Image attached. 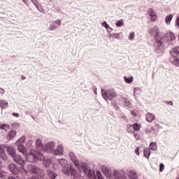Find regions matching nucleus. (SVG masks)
Masks as SVG:
<instances>
[{
    "mask_svg": "<svg viewBox=\"0 0 179 179\" xmlns=\"http://www.w3.org/2000/svg\"><path fill=\"white\" fill-rule=\"evenodd\" d=\"M69 158L71 159V162L75 164L76 167L78 168L80 171H83L90 179H96V173H94V171L91 170L87 164L83 163L79 164V159L75 155V153L70 152L69 153Z\"/></svg>",
    "mask_w": 179,
    "mask_h": 179,
    "instance_id": "f03ea898",
    "label": "nucleus"
},
{
    "mask_svg": "<svg viewBox=\"0 0 179 179\" xmlns=\"http://www.w3.org/2000/svg\"><path fill=\"white\" fill-rule=\"evenodd\" d=\"M13 115L14 117H17L20 116L19 113H13Z\"/></svg>",
    "mask_w": 179,
    "mask_h": 179,
    "instance_id": "49530a36",
    "label": "nucleus"
},
{
    "mask_svg": "<svg viewBox=\"0 0 179 179\" xmlns=\"http://www.w3.org/2000/svg\"><path fill=\"white\" fill-rule=\"evenodd\" d=\"M124 80L126 82V83H132V82H134V77L128 78V77L125 76L124 78Z\"/></svg>",
    "mask_w": 179,
    "mask_h": 179,
    "instance_id": "a878e982",
    "label": "nucleus"
},
{
    "mask_svg": "<svg viewBox=\"0 0 179 179\" xmlns=\"http://www.w3.org/2000/svg\"><path fill=\"white\" fill-rule=\"evenodd\" d=\"M168 36L170 37L171 40H176V36L174 34H169Z\"/></svg>",
    "mask_w": 179,
    "mask_h": 179,
    "instance_id": "ea45409f",
    "label": "nucleus"
},
{
    "mask_svg": "<svg viewBox=\"0 0 179 179\" xmlns=\"http://www.w3.org/2000/svg\"><path fill=\"white\" fill-rule=\"evenodd\" d=\"M153 120H155V115H153L152 113H147V115H146V120L148 122H152V121H153Z\"/></svg>",
    "mask_w": 179,
    "mask_h": 179,
    "instance_id": "aec40b11",
    "label": "nucleus"
},
{
    "mask_svg": "<svg viewBox=\"0 0 179 179\" xmlns=\"http://www.w3.org/2000/svg\"><path fill=\"white\" fill-rule=\"evenodd\" d=\"M31 145H33V141H31V140L28 141L27 143V147L28 148V149H30L31 148Z\"/></svg>",
    "mask_w": 179,
    "mask_h": 179,
    "instance_id": "c9c22d12",
    "label": "nucleus"
},
{
    "mask_svg": "<svg viewBox=\"0 0 179 179\" xmlns=\"http://www.w3.org/2000/svg\"><path fill=\"white\" fill-rule=\"evenodd\" d=\"M13 159L15 163L17 164H20L21 166L22 171H27L28 173H31L32 174H36V176H38L41 178H43L44 177V171L43 169H41L40 168L33 165V164H27L24 166V163H26V161L20 155H15L13 157Z\"/></svg>",
    "mask_w": 179,
    "mask_h": 179,
    "instance_id": "f257e3e1",
    "label": "nucleus"
},
{
    "mask_svg": "<svg viewBox=\"0 0 179 179\" xmlns=\"http://www.w3.org/2000/svg\"><path fill=\"white\" fill-rule=\"evenodd\" d=\"M30 179H38V177H36V176H33V177H31Z\"/></svg>",
    "mask_w": 179,
    "mask_h": 179,
    "instance_id": "3c124183",
    "label": "nucleus"
},
{
    "mask_svg": "<svg viewBox=\"0 0 179 179\" xmlns=\"http://www.w3.org/2000/svg\"><path fill=\"white\" fill-rule=\"evenodd\" d=\"M0 93L1 94H3V93H5V90H3V89H2V88H0Z\"/></svg>",
    "mask_w": 179,
    "mask_h": 179,
    "instance_id": "de8ad7c7",
    "label": "nucleus"
},
{
    "mask_svg": "<svg viewBox=\"0 0 179 179\" xmlns=\"http://www.w3.org/2000/svg\"><path fill=\"white\" fill-rule=\"evenodd\" d=\"M166 104H167V106H173V101H166Z\"/></svg>",
    "mask_w": 179,
    "mask_h": 179,
    "instance_id": "c03bdc74",
    "label": "nucleus"
},
{
    "mask_svg": "<svg viewBox=\"0 0 179 179\" xmlns=\"http://www.w3.org/2000/svg\"><path fill=\"white\" fill-rule=\"evenodd\" d=\"M176 179H179V178H176Z\"/></svg>",
    "mask_w": 179,
    "mask_h": 179,
    "instance_id": "5fc2aeb1",
    "label": "nucleus"
},
{
    "mask_svg": "<svg viewBox=\"0 0 179 179\" xmlns=\"http://www.w3.org/2000/svg\"><path fill=\"white\" fill-rule=\"evenodd\" d=\"M46 152H54V143H48L43 148Z\"/></svg>",
    "mask_w": 179,
    "mask_h": 179,
    "instance_id": "9b49d317",
    "label": "nucleus"
},
{
    "mask_svg": "<svg viewBox=\"0 0 179 179\" xmlns=\"http://www.w3.org/2000/svg\"><path fill=\"white\" fill-rule=\"evenodd\" d=\"M96 177L98 179H104V177H103V175H101V172L100 171L96 172Z\"/></svg>",
    "mask_w": 179,
    "mask_h": 179,
    "instance_id": "f704fd0d",
    "label": "nucleus"
},
{
    "mask_svg": "<svg viewBox=\"0 0 179 179\" xmlns=\"http://www.w3.org/2000/svg\"><path fill=\"white\" fill-rule=\"evenodd\" d=\"M16 131L15 130H11L10 131L8 132V135L7 136L8 139H13V138H15V136H16Z\"/></svg>",
    "mask_w": 179,
    "mask_h": 179,
    "instance_id": "a211bd4d",
    "label": "nucleus"
},
{
    "mask_svg": "<svg viewBox=\"0 0 179 179\" xmlns=\"http://www.w3.org/2000/svg\"><path fill=\"white\" fill-rule=\"evenodd\" d=\"M0 106L1 108H6V107H8V101L5 100H0Z\"/></svg>",
    "mask_w": 179,
    "mask_h": 179,
    "instance_id": "5701e85b",
    "label": "nucleus"
},
{
    "mask_svg": "<svg viewBox=\"0 0 179 179\" xmlns=\"http://www.w3.org/2000/svg\"><path fill=\"white\" fill-rule=\"evenodd\" d=\"M10 128V126H9L7 124H0V129H3V131H8Z\"/></svg>",
    "mask_w": 179,
    "mask_h": 179,
    "instance_id": "4be33fe9",
    "label": "nucleus"
},
{
    "mask_svg": "<svg viewBox=\"0 0 179 179\" xmlns=\"http://www.w3.org/2000/svg\"><path fill=\"white\" fill-rule=\"evenodd\" d=\"M134 37H135V32H131L129 35V40H134Z\"/></svg>",
    "mask_w": 179,
    "mask_h": 179,
    "instance_id": "e433bc0d",
    "label": "nucleus"
},
{
    "mask_svg": "<svg viewBox=\"0 0 179 179\" xmlns=\"http://www.w3.org/2000/svg\"><path fill=\"white\" fill-rule=\"evenodd\" d=\"M172 20H173V15H169L166 17L165 22H166V23H170V22H171Z\"/></svg>",
    "mask_w": 179,
    "mask_h": 179,
    "instance_id": "7c9ffc66",
    "label": "nucleus"
},
{
    "mask_svg": "<svg viewBox=\"0 0 179 179\" xmlns=\"http://www.w3.org/2000/svg\"><path fill=\"white\" fill-rule=\"evenodd\" d=\"M0 157L5 162L8 160V157L6 156V152H5V150L1 149V146L0 145Z\"/></svg>",
    "mask_w": 179,
    "mask_h": 179,
    "instance_id": "f3484780",
    "label": "nucleus"
},
{
    "mask_svg": "<svg viewBox=\"0 0 179 179\" xmlns=\"http://www.w3.org/2000/svg\"><path fill=\"white\" fill-rule=\"evenodd\" d=\"M143 153L145 157H146V159H149V157H150V148H147L144 149Z\"/></svg>",
    "mask_w": 179,
    "mask_h": 179,
    "instance_id": "412c9836",
    "label": "nucleus"
},
{
    "mask_svg": "<svg viewBox=\"0 0 179 179\" xmlns=\"http://www.w3.org/2000/svg\"><path fill=\"white\" fill-rule=\"evenodd\" d=\"M8 169L9 171L13 173V174H19L20 172V169H19V166H17L16 164L14 163H10V164L8 165Z\"/></svg>",
    "mask_w": 179,
    "mask_h": 179,
    "instance_id": "423d86ee",
    "label": "nucleus"
},
{
    "mask_svg": "<svg viewBox=\"0 0 179 179\" xmlns=\"http://www.w3.org/2000/svg\"><path fill=\"white\" fill-rule=\"evenodd\" d=\"M33 2V3H35L36 1H32Z\"/></svg>",
    "mask_w": 179,
    "mask_h": 179,
    "instance_id": "603ef678",
    "label": "nucleus"
},
{
    "mask_svg": "<svg viewBox=\"0 0 179 179\" xmlns=\"http://www.w3.org/2000/svg\"><path fill=\"white\" fill-rule=\"evenodd\" d=\"M131 115H133V117H136V112L132 110V111L131 112Z\"/></svg>",
    "mask_w": 179,
    "mask_h": 179,
    "instance_id": "a18cd8bd",
    "label": "nucleus"
},
{
    "mask_svg": "<svg viewBox=\"0 0 179 179\" xmlns=\"http://www.w3.org/2000/svg\"><path fill=\"white\" fill-rule=\"evenodd\" d=\"M149 34H150V36H154L155 40H159V29L157 28H154L152 29H150L148 31Z\"/></svg>",
    "mask_w": 179,
    "mask_h": 179,
    "instance_id": "9d476101",
    "label": "nucleus"
},
{
    "mask_svg": "<svg viewBox=\"0 0 179 179\" xmlns=\"http://www.w3.org/2000/svg\"><path fill=\"white\" fill-rule=\"evenodd\" d=\"M27 160L30 163H34V162H37V160H44V155L34 150H31L29 155L27 156Z\"/></svg>",
    "mask_w": 179,
    "mask_h": 179,
    "instance_id": "20e7f679",
    "label": "nucleus"
},
{
    "mask_svg": "<svg viewBox=\"0 0 179 179\" xmlns=\"http://www.w3.org/2000/svg\"><path fill=\"white\" fill-rule=\"evenodd\" d=\"M123 101H124V105L126 106V107H130L131 103H129V100H128L125 98H123Z\"/></svg>",
    "mask_w": 179,
    "mask_h": 179,
    "instance_id": "473e14b6",
    "label": "nucleus"
},
{
    "mask_svg": "<svg viewBox=\"0 0 179 179\" xmlns=\"http://www.w3.org/2000/svg\"><path fill=\"white\" fill-rule=\"evenodd\" d=\"M134 136L136 138L137 140H141V136L135 132H134Z\"/></svg>",
    "mask_w": 179,
    "mask_h": 179,
    "instance_id": "4c0bfd02",
    "label": "nucleus"
},
{
    "mask_svg": "<svg viewBox=\"0 0 179 179\" xmlns=\"http://www.w3.org/2000/svg\"><path fill=\"white\" fill-rule=\"evenodd\" d=\"M0 178H5V172L0 170Z\"/></svg>",
    "mask_w": 179,
    "mask_h": 179,
    "instance_id": "79ce46f5",
    "label": "nucleus"
},
{
    "mask_svg": "<svg viewBox=\"0 0 179 179\" xmlns=\"http://www.w3.org/2000/svg\"><path fill=\"white\" fill-rule=\"evenodd\" d=\"M133 129H134V131H139V129H141V124H138V123H134L133 125Z\"/></svg>",
    "mask_w": 179,
    "mask_h": 179,
    "instance_id": "c756f323",
    "label": "nucleus"
},
{
    "mask_svg": "<svg viewBox=\"0 0 179 179\" xmlns=\"http://www.w3.org/2000/svg\"><path fill=\"white\" fill-rule=\"evenodd\" d=\"M21 79L22 80H24V79H26V77L24 76H22Z\"/></svg>",
    "mask_w": 179,
    "mask_h": 179,
    "instance_id": "8fccbe9b",
    "label": "nucleus"
},
{
    "mask_svg": "<svg viewBox=\"0 0 179 179\" xmlns=\"http://www.w3.org/2000/svg\"><path fill=\"white\" fill-rule=\"evenodd\" d=\"M17 149L18 151L20 153H22V155H24V156H28L27 155V148H26V147H24V145H23L22 144H18L17 145Z\"/></svg>",
    "mask_w": 179,
    "mask_h": 179,
    "instance_id": "f8f14e48",
    "label": "nucleus"
},
{
    "mask_svg": "<svg viewBox=\"0 0 179 179\" xmlns=\"http://www.w3.org/2000/svg\"><path fill=\"white\" fill-rule=\"evenodd\" d=\"M150 148L151 150H157V144H156V143H151L150 144Z\"/></svg>",
    "mask_w": 179,
    "mask_h": 179,
    "instance_id": "c85d7f7f",
    "label": "nucleus"
},
{
    "mask_svg": "<svg viewBox=\"0 0 179 179\" xmlns=\"http://www.w3.org/2000/svg\"><path fill=\"white\" fill-rule=\"evenodd\" d=\"M35 145L38 149L40 148H43V143H41V140L38 138L36 141Z\"/></svg>",
    "mask_w": 179,
    "mask_h": 179,
    "instance_id": "bb28decb",
    "label": "nucleus"
},
{
    "mask_svg": "<svg viewBox=\"0 0 179 179\" xmlns=\"http://www.w3.org/2000/svg\"><path fill=\"white\" fill-rule=\"evenodd\" d=\"M129 177L131 179H137L138 175L136 174V172H135V171H131L129 172Z\"/></svg>",
    "mask_w": 179,
    "mask_h": 179,
    "instance_id": "6ab92c4d",
    "label": "nucleus"
},
{
    "mask_svg": "<svg viewBox=\"0 0 179 179\" xmlns=\"http://www.w3.org/2000/svg\"><path fill=\"white\" fill-rule=\"evenodd\" d=\"M173 64V65H176V66H179V59L174 57Z\"/></svg>",
    "mask_w": 179,
    "mask_h": 179,
    "instance_id": "72a5a7b5",
    "label": "nucleus"
},
{
    "mask_svg": "<svg viewBox=\"0 0 179 179\" xmlns=\"http://www.w3.org/2000/svg\"><path fill=\"white\" fill-rule=\"evenodd\" d=\"M43 166L45 167H48V166H50V164H51V159H43Z\"/></svg>",
    "mask_w": 179,
    "mask_h": 179,
    "instance_id": "cd10ccee",
    "label": "nucleus"
},
{
    "mask_svg": "<svg viewBox=\"0 0 179 179\" xmlns=\"http://www.w3.org/2000/svg\"><path fill=\"white\" fill-rule=\"evenodd\" d=\"M59 26H61V20H55L50 26L49 30H50V31H54V30H57Z\"/></svg>",
    "mask_w": 179,
    "mask_h": 179,
    "instance_id": "1a4fd4ad",
    "label": "nucleus"
},
{
    "mask_svg": "<svg viewBox=\"0 0 179 179\" xmlns=\"http://www.w3.org/2000/svg\"><path fill=\"white\" fill-rule=\"evenodd\" d=\"M171 55L173 57V58H176V57H179V47L177 46L176 48H173L172 50L171 51Z\"/></svg>",
    "mask_w": 179,
    "mask_h": 179,
    "instance_id": "2eb2a0df",
    "label": "nucleus"
},
{
    "mask_svg": "<svg viewBox=\"0 0 179 179\" xmlns=\"http://www.w3.org/2000/svg\"><path fill=\"white\" fill-rule=\"evenodd\" d=\"M164 170V164H160L159 165V171H163Z\"/></svg>",
    "mask_w": 179,
    "mask_h": 179,
    "instance_id": "a19ab883",
    "label": "nucleus"
},
{
    "mask_svg": "<svg viewBox=\"0 0 179 179\" xmlns=\"http://www.w3.org/2000/svg\"><path fill=\"white\" fill-rule=\"evenodd\" d=\"M101 93L104 100H113L114 97H117V93L114 90H108L106 91L102 90Z\"/></svg>",
    "mask_w": 179,
    "mask_h": 179,
    "instance_id": "39448f33",
    "label": "nucleus"
},
{
    "mask_svg": "<svg viewBox=\"0 0 179 179\" xmlns=\"http://www.w3.org/2000/svg\"><path fill=\"white\" fill-rule=\"evenodd\" d=\"M59 164L62 167V171L66 176H69L71 174V177H75L76 178L79 177V173L71 167L69 168V165L68 164V160L65 159H59Z\"/></svg>",
    "mask_w": 179,
    "mask_h": 179,
    "instance_id": "7ed1b4c3",
    "label": "nucleus"
},
{
    "mask_svg": "<svg viewBox=\"0 0 179 179\" xmlns=\"http://www.w3.org/2000/svg\"><path fill=\"white\" fill-rule=\"evenodd\" d=\"M147 13L149 15L152 22H156V20H157V15H156V10H155V9L149 8Z\"/></svg>",
    "mask_w": 179,
    "mask_h": 179,
    "instance_id": "6e6552de",
    "label": "nucleus"
},
{
    "mask_svg": "<svg viewBox=\"0 0 179 179\" xmlns=\"http://www.w3.org/2000/svg\"><path fill=\"white\" fill-rule=\"evenodd\" d=\"M154 45L158 53L162 52L163 50H164V44L161 41H155Z\"/></svg>",
    "mask_w": 179,
    "mask_h": 179,
    "instance_id": "0eeeda50",
    "label": "nucleus"
},
{
    "mask_svg": "<svg viewBox=\"0 0 179 179\" xmlns=\"http://www.w3.org/2000/svg\"><path fill=\"white\" fill-rule=\"evenodd\" d=\"M102 26H103V27L106 28V29H110V26L108 25V24H107L106 22H103L102 23Z\"/></svg>",
    "mask_w": 179,
    "mask_h": 179,
    "instance_id": "58836bf2",
    "label": "nucleus"
},
{
    "mask_svg": "<svg viewBox=\"0 0 179 179\" xmlns=\"http://www.w3.org/2000/svg\"><path fill=\"white\" fill-rule=\"evenodd\" d=\"M26 141V136H22L17 141V145H22V143H24V141Z\"/></svg>",
    "mask_w": 179,
    "mask_h": 179,
    "instance_id": "393cba45",
    "label": "nucleus"
},
{
    "mask_svg": "<svg viewBox=\"0 0 179 179\" xmlns=\"http://www.w3.org/2000/svg\"><path fill=\"white\" fill-rule=\"evenodd\" d=\"M135 153L137 155V156H139V147L136 148Z\"/></svg>",
    "mask_w": 179,
    "mask_h": 179,
    "instance_id": "37998d69",
    "label": "nucleus"
},
{
    "mask_svg": "<svg viewBox=\"0 0 179 179\" xmlns=\"http://www.w3.org/2000/svg\"><path fill=\"white\" fill-rule=\"evenodd\" d=\"M116 107H118V106L115 105Z\"/></svg>",
    "mask_w": 179,
    "mask_h": 179,
    "instance_id": "864d4df0",
    "label": "nucleus"
},
{
    "mask_svg": "<svg viewBox=\"0 0 179 179\" xmlns=\"http://www.w3.org/2000/svg\"><path fill=\"white\" fill-rule=\"evenodd\" d=\"M7 152L11 157H15V156H16V150H15L13 146L9 145L7 147Z\"/></svg>",
    "mask_w": 179,
    "mask_h": 179,
    "instance_id": "ddd939ff",
    "label": "nucleus"
},
{
    "mask_svg": "<svg viewBox=\"0 0 179 179\" xmlns=\"http://www.w3.org/2000/svg\"><path fill=\"white\" fill-rule=\"evenodd\" d=\"M53 153L56 155H64V147L62 145L57 146V149L53 151Z\"/></svg>",
    "mask_w": 179,
    "mask_h": 179,
    "instance_id": "4468645a",
    "label": "nucleus"
},
{
    "mask_svg": "<svg viewBox=\"0 0 179 179\" xmlns=\"http://www.w3.org/2000/svg\"><path fill=\"white\" fill-rule=\"evenodd\" d=\"M114 176L115 179H124L118 171H114Z\"/></svg>",
    "mask_w": 179,
    "mask_h": 179,
    "instance_id": "b1692460",
    "label": "nucleus"
},
{
    "mask_svg": "<svg viewBox=\"0 0 179 179\" xmlns=\"http://www.w3.org/2000/svg\"><path fill=\"white\" fill-rule=\"evenodd\" d=\"M102 173H103V174L106 176V177H107L108 178H110V177H111V171H110V169H108L107 167L106 166H103L102 167Z\"/></svg>",
    "mask_w": 179,
    "mask_h": 179,
    "instance_id": "dca6fc26",
    "label": "nucleus"
},
{
    "mask_svg": "<svg viewBox=\"0 0 179 179\" xmlns=\"http://www.w3.org/2000/svg\"><path fill=\"white\" fill-rule=\"evenodd\" d=\"M117 27H122L124 26V21L122 20H118L116 23Z\"/></svg>",
    "mask_w": 179,
    "mask_h": 179,
    "instance_id": "2f4dec72",
    "label": "nucleus"
},
{
    "mask_svg": "<svg viewBox=\"0 0 179 179\" xmlns=\"http://www.w3.org/2000/svg\"><path fill=\"white\" fill-rule=\"evenodd\" d=\"M176 26L179 27V17L176 20Z\"/></svg>",
    "mask_w": 179,
    "mask_h": 179,
    "instance_id": "09e8293b",
    "label": "nucleus"
}]
</instances>
